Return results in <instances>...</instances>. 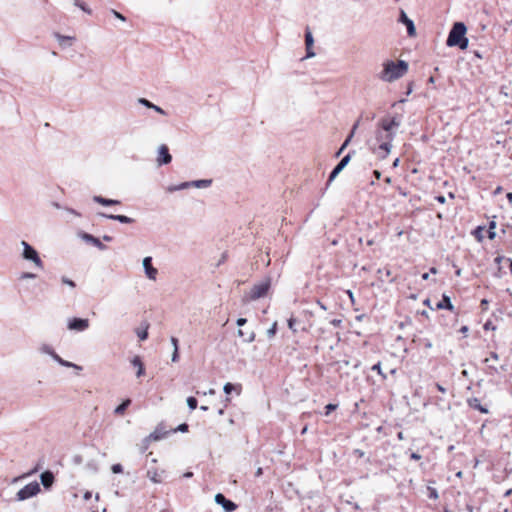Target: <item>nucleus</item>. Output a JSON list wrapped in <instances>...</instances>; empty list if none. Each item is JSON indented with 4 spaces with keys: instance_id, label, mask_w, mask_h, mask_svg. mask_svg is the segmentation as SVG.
Segmentation results:
<instances>
[{
    "instance_id": "nucleus-43",
    "label": "nucleus",
    "mask_w": 512,
    "mask_h": 512,
    "mask_svg": "<svg viewBox=\"0 0 512 512\" xmlns=\"http://www.w3.org/2000/svg\"><path fill=\"white\" fill-rule=\"evenodd\" d=\"M111 471L115 474L121 473L123 471V467L121 464H113L111 467Z\"/></svg>"
},
{
    "instance_id": "nucleus-22",
    "label": "nucleus",
    "mask_w": 512,
    "mask_h": 512,
    "mask_svg": "<svg viewBox=\"0 0 512 512\" xmlns=\"http://www.w3.org/2000/svg\"><path fill=\"white\" fill-rule=\"evenodd\" d=\"M211 184H212V180L211 179H201V180L190 181L191 187H195V188H199V189L207 188Z\"/></svg>"
},
{
    "instance_id": "nucleus-24",
    "label": "nucleus",
    "mask_w": 512,
    "mask_h": 512,
    "mask_svg": "<svg viewBox=\"0 0 512 512\" xmlns=\"http://www.w3.org/2000/svg\"><path fill=\"white\" fill-rule=\"evenodd\" d=\"M437 308L439 309H449V310H452L453 309V304L451 302V299L450 297L444 295L443 298H442V301H440L438 304H437Z\"/></svg>"
},
{
    "instance_id": "nucleus-31",
    "label": "nucleus",
    "mask_w": 512,
    "mask_h": 512,
    "mask_svg": "<svg viewBox=\"0 0 512 512\" xmlns=\"http://www.w3.org/2000/svg\"><path fill=\"white\" fill-rule=\"evenodd\" d=\"M147 477L153 482V483H160L161 478L160 475L156 470H148L147 471Z\"/></svg>"
},
{
    "instance_id": "nucleus-58",
    "label": "nucleus",
    "mask_w": 512,
    "mask_h": 512,
    "mask_svg": "<svg viewBox=\"0 0 512 512\" xmlns=\"http://www.w3.org/2000/svg\"><path fill=\"white\" fill-rule=\"evenodd\" d=\"M430 497H431V498H434V499L438 498L437 491H436V490H432V491H431V494H430Z\"/></svg>"
},
{
    "instance_id": "nucleus-40",
    "label": "nucleus",
    "mask_w": 512,
    "mask_h": 512,
    "mask_svg": "<svg viewBox=\"0 0 512 512\" xmlns=\"http://www.w3.org/2000/svg\"><path fill=\"white\" fill-rule=\"evenodd\" d=\"M150 443H151V442H150V441L145 437V438L142 440V442H141V444H140V446H139V447H140V451H141L142 453H143V452H145V451L148 449V447H149Z\"/></svg>"
},
{
    "instance_id": "nucleus-2",
    "label": "nucleus",
    "mask_w": 512,
    "mask_h": 512,
    "mask_svg": "<svg viewBox=\"0 0 512 512\" xmlns=\"http://www.w3.org/2000/svg\"><path fill=\"white\" fill-rule=\"evenodd\" d=\"M408 71V63L404 60L386 61L383 63V70L379 74V78L384 82H394L403 77Z\"/></svg>"
},
{
    "instance_id": "nucleus-17",
    "label": "nucleus",
    "mask_w": 512,
    "mask_h": 512,
    "mask_svg": "<svg viewBox=\"0 0 512 512\" xmlns=\"http://www.w3.org/2000/svg\"><path fill=\"white\" fill-rule=\"evenodd\" d=\"M40 480L45 488H49L54 482V475L51 471H45L40 475Z\"/></svg>"
},
{
    "instance_id": "nucleus-4",
    "label": "nucleus",
    "mask_w": 512,
    "mask_h": 512,
    "mask_svg": "<svg viewBox=\"0 0 512 512\" xmlns=\"http://www.w3.org/2000/svg\"><path fill=\"white\" fill-rule=\"evenodd\" d=\"M20 244L23 248L21 257L25 261H29V262L33 263V265L36 268L42 270L44 268V263L41 260L39 253L36 251V249L24 240H22Z\"/></svg>"
},
{
    "instance_id": "nucleus-63",
    "label": "nucleus",
    "mask_w": 512,
    "mask_h": 512,
    "mask_svg": "<svg viewBox=\"0 0 512 512\" xmlns=\"http://www.w3.org/2000/svg\"><path fill=\"white\" fill-rule=\"evenodd\" d=\"M112 239H113V238H112L111 236H109V235H104V236H103V240H104V241L110 242V241H112Z\"/></svg>"
},
{
    "instance_id": "nucleus-38",
    "label": "nucleus",
    "mask_w": 512,
    "mask_h": 512,
    "mask_svg": "<svg viewBox=\"0 0 512 512\" xmlns=\"http://www.w3.org/2000/svg\"><path fill=\"white\" fill-rule=\"evenodd\" d=\"M287 322H288L289 329L292 330L294 333H296L297 329H296L295 325L297 323V320L294 317H290Z\"/></svg>"
},
{
    "instance_id": "nucleus-9",
    "label": "nucleus",
    "mask_w": 512,
    "mask_h": 512,
    "mask_svg": "<svg viewBox=\"0 0 512 512\" xmlns=\"http://www.w3.org/2000/svg\"><path fill=\"white\" fill-rule=\"evenodd\" d=\"M157 153L158 155L156 162L158 166L167 165L172 161V156L165 144H162L158 147Z\"/></svg>"
},
{
    "instance_id": "nucleus-47",
    "label": "nucleus",
    "mask_w": 512,
    "mask_h": 512,
    "mask_svg": "<svg viewBox=\"0 0 512 512\" xmlns=\"http://www.w3.org/2000/svg\"><path fill=\"white\" fill-rule=\"evenodd\" d=\"M170 342L173 346V349L178 350V339L176 337H171Z\"/></svg>"
},
{
    "instance_id": "nucleus-60",
    "label": "nucleus",
    "mask_w": 512,
    "mask_h": 512,
    "mask_svg": "<svg viewBox=\"0 0 512 512\" xmlns=\"http://www.w3.org/2000/svg\"><path fill=\"white\" fill-rule=\"evenodd\" d=\"M436 200L440 203H444L445 202V197L444 196H437L436 197Z\"/></svg>"
},
{
    "instance_id": "nucleus-50",
    "label": "nucleus",
    "mask_w": 512,
    "mask_h": 512,
    "mask_svg": "<svg viewBox=\"0 0 512 512\" xmlns=\"http://www.w3.org/2000/svg\"><path fill=\"white\" fill-rule=\"evenodd\" d=\"M359 123H360V120H357L356 123L353 125L352 129H351V132L349 135H352V137L354 136L355 134V131L357 130L358 126H359Z\"/></svg>"
},
{
    "instance_id": "nucleus-41",
    "label": "nucleus",
    "mask_w": 512,
    "mask_h": 512,
    "mask_svg": "<svg viewBox=\"0 0 512 512\" xmlns=\"http://www.w3.org/2000/svg\"><path fill=\"white\" fill-rule=\"evenodd\" d=\"M150 442L152 441H158L161 439V436L155 431V432H152L150 433L147 437H146Z\"/></svg>"
},
{
    "instance_id": "nucleus-57",
    "label": "nucleus",
    "mask_w": 512,
    "mask_h": 512,
    "mask_svg": "<svg viewBox=\"0 0 512 512\" xmlns=\"http://www.w3.org/2000/svg\"><path fill=\"white\" fill-rule=\"evenodd\" d=\"M91 496H92L91 492L87 491V492H85L83 497L85 500H89L91 498Z\"/></svg>"
},
{
    "instance_id": "nucleus-59",
    "label": "nucleus",
    "mask_w": 512,
    "mask_h": 512,
    "mask_svg": "<svg viewBox=\"0 0 512 512\" xmlns=\"http://www.w3.org/2000/svg\"><path fill=\"white\" fill-rule=\"evenodd\" d=\"M317 304L322 310H327V307L320 300H317Z\"/></svg>"
},
{
    "instance_id": "nucleus-20",
    "label": "nucleus",
    "mask_w": 512,
    "mask_h": 512,
    "mask_svg": "<svg viewBox=\"0 0 512 512\" xmlns=\"http://www.w3.org/2000/svg\"><path fill=\"white\" fill-rule=\"evenodd\" d=\"M138 102L139 104L149 108V109H153L155 110L156 112L162 114V115H165L166 112L159 106L153 104L152 102H150L149 100L145 99V98H139L138 99Z\"/></svg>"
},
{
    "instance_id": "nucleus-8",
    "label": "nucleus",
    "mask_w": 512,
    "mask_h": 512,
    "mask_svg": "<svg viewBox=\"0 0 512 512\" xmlns=\"http://www.w3.org/2000/svg\"><path fill=\"white\" fill-rule=\"evenodd\" d=\"M89 320L84 318H71L68 320L67 328L72 331L83 332L89 328Z\"/></svg>"
},
{
    "instance_id": "nucleus-34",
    "label": "nucleus",
    "mask_w": 512,
    "mask_h": 512,
    "mask_svg": "<svg viewBox=\"0 0 512 512\" xmlns=\"http://www.w3.org/2000/svg\"><path fill=\"white\" fill-rule=\"evenodd\" d=\"M496 223L494 221L490 222L489 228H488V237L489 239H494L496 237Z\"/></svg>"
},
{
    "instance_id": "nucleus-44",
    "label": "nucleus",
    "mask_w": 512,
    "mask_h": 512,
    "mask_svg": "<svg viewBox=\"0 0 512 512\" xmlns=\"http://www.w3.org/2000/svg\"><path fill=\"white\" fill-rule=\"evenodd\" d=\"M111 13H112V14H113L117 19H119L120 21H122V22H125V21H126V17H125L124 15H122L120 12H118V11H116V10L112 9V10H111Z\"/></svg>"
},
{
    "instance_id": "nucleus-35",
    "label": "nucleus",
    "mask_w": 512,
    "mask_h": 512,
    "mask_svg": "<svg viewBox=\"0 0 512 512\" xmlns=\"http://www.w3.org/2000/svg\"><path fill=\"white\" fill-rule=\"evenodd\" d=\"M276 332H277V322L275 321V322L271 325V327L267 330L266 334H267V336H268L269 338H272V337H274V336H275Z\"/></svg>"
},
{
    "instance_id": "nucleus-36",
    "label": "nucleus",
    "mask_w": 512,
    "mask_h": 512,
    "mask_svg": "<svg viewBox=\"0 0 512 512\" xmlns=\"http://www.w3.org/2000/svg\"><path fill=\"white\" fill-rule=\"evenodd\" d=\"M483 230H484V228H483V227L478 226V227L474 230V232H473L474 236L477 238V240H478V241H482V239H483V234H482Z\"/></svg>"
},
{
    "instance_id": "nucleus-5",
    "label": "nucleus",
    "mask_w": 512,
    "mask_h": 512,
    "mask_svg": "<svg viewBox=\"0 0 512 512\" xmlns=\"http://www.w3.org/2000/svg\"><path fill=\"white\" fill-rule=\"evenodd\" d=\"M271 280L270 278H266L258 283H256L248 293V300L255 301L262 297H265L270 289Z\"/></svg>"
},
{
    "instance_id": "nucleus-21",
    "label": "nucleus",
    "mask_w": 512,
    "mask_h": 512,
    "mask_svg": "<svg viewBox=\"0 0 512 512\" xmlns=\"http://www.w3.org/2000/svg\"><path fill=\"white\" fill-rule=\"evenodd\" d=\"M131 364L136 367L137 369V372H136V376L137 377H141L144 375L145 373V369H144V365L140 359L139 356H135L132 360H131Z\"/></svg>"
},
{
    "instance_id": "nucleus-56",
    "label": "nucleus",
    "mask_w": 512,
    "mask_h": 512,
    "mask_svg": "<svg viewBox=\"0 0 512 512\" xmlns=\"http://www.w3.org/2000/svg\"><path fill=\"white\" fill-rule=\"evenodd\" d=\"M315 56V53L312 51V48H310L309 50H307V57L310 58V57H314Z\"/></svg>"
},
{
    "instance_id": "nucleus-39",
    "label": "nucleus",
    "mask_w": 512,
    "mask_h": 512,
    "mask_svg": "<svg viewBox=\"0 0 512 512\" xmlns=\"http://www.w3.org/2000/svg\"><path fill=\"white\" fill-rule=\"evenodd\" d=\"M371 369L373 371H376L379 375H381L383 377V379H386L387 376L382 372L381 363L380 362H378L375 365H373Z\"/></svg>"
},
{
    "instance_id": "nucleus-1",
    "label": "nucleus",
    "mask_w": 512,
    "mask_h": 512,
    "mask_svg": "<svg viewBox=\"0 0 512 512\" xmlns=\"http://www.w3.org/2000/svg\"><path fill=\"white\" fill-rule=\"evenodd\" d=\"M395 134V131H386L383 128V123L379 121L375 131V139L369 140L367 143L369 149L379 159H385L391 152L392 141L395 138Z\"/></svg>"
},
{
    "instance_id": "nucleus-28",
    "label": "nucleus",
    "mask_w": 512,
    "mask_h": 512,
    "mask_svg": "<svg viewBox=\"0 0 512 512\" xmlns=\"http://www.w3.org/2000/svg\"><path fill=\"white\" fill-rule=\"evenodd\" d=\"M130 404H131L130 399L124 400L120 405H118L115 408L114 413L118 414V415H122L126 411V409L129 407Z\"/></svg>"
},
{
    "instance_id": "nucleus-49",
    "label": "nucleus",
    "mask_w": 512,
    "mask_h": 512,
    "mask_svg": "<svg viewBox=\"0 0 512 512\" xmlns=\"http://www.w3.org/2000/svg\"><path fill=\"white\" fill-rule=\"evenodd\" d=\"M336 405L334 404H328L326 405L325 409H326V414L328 415L331 411L335 410L336 409Z\"/></svg>"
},
{
    "instance_id": "nucleus-62",
    "label": "nucleus",
    "mask_w": 512,
    "mask_h": 512,
    "mask_svg": "<svg viewBox=\"0 0 512 512\" xmlns=\"http://www.w3.org/2000/svg\"><path fill=\"white\" fill-rule=\"evenodd\" d=\"M262 474H263V470H262V468H261V467H259V468L257 469V471H256V476H257V477H260Z\"/></svg>"
},
{
    "instance_id": "nucleus-12",
    "label": "nucleus",
    "mask_w": 512,
    "mask_h": 512,
    "mask_svg": "<svg viewBox=\"0 0 512 512\" xmlns=\"http://www.w3.org/2000/svg\"><path fill=\"white\" fill-rule=\"evenodd\" d=\"M142 265L145 271V275L150 280H156L158 270L152 266V257L147 256L143 259Z\"/></svg>"
},
{
    "instance_id": "nucleus-14",
    "label": "nucleus",
    "mask_w": 512,
    "mask_h": 512,
    "mask_svg": "<svg viewBox=\"0 0 512 512\" xmlns=\"http://www.w3.org/2000/svg\"><path fill=\"white\" fill-rule=\"evenodd\" d=\"M81 239L86 243H90L93 246L97 247L99 250L104 251L107 247L96 237L88 233H82L80 235Z\"/></svg>"
},
{
    "instance_id": "nucleus-32",
    "label": "nucleus",
    "mask_w": 512,
    "mask_h": 512,
    "mask_svg": "<svg viewBox=\"0 0 512 512\" xmlns=\"http://www.w3.org/2000/svg\"><path fill=\"white\" fill-rule=\"evenodd\" d=\"M74 5L79 7L81 10H83L85 13L87 14H91L92 11L91 9H89L84 2H82L81 0H74Z\"/></svg>"
},
{
    "instance_id": "nucleus-55",
    "label": "nucleus",
    "mask_w": 512,
    "mask_h": 512,
    "mask_svg": "<svg viewBox=\"0 0 512 512\" xmlns=\"http://www.w3.org/2000/svg\"><path fill=\"white\" fill-rule=\"evenodd\" d=\"M436 387L437 389L442 392V393H445L446 392V389L439 383L436 384Z\"/></svg>"
},
{
    "instance_id": "nucleus-46",
    "label": "nucleus",
    "mask_w": 512,
    "mask_h": 512,
    "mask_svg": "<svg viewBox=\"0 0 512 512\" xmlns=\"http://www.w3.org/2000/svg\"><path fill=\"white\" fill-rule=\"evenodd\" d=\"M179 349L178 350H175L173 349V353H172V357H171V360L172 362H177L178 359H179Z\"/></svg>"
},
{
    "instance_id": "nucleus-51",
    "label": "nucleus",
    "mask_w": 512,
    "mask_h": 512,
    "mask_svg": "<svg viewBox=\"0 0 512 512\" xmlns=\"http://www.w3.org/2000/svg\"><path fill=\"white\" fill-rule=\"evenodd\" d=\"M177 430H178V431H181V432H186V431L188 430V425H187V424H185V423L180 424V425L178 426V429H177Z\"/></svg>"
},
{
    "instance_id": "nucleus-27",
    "label": "nucleus",
    "mask_w": 512,
    "mask_h": 512,
    "mask_svg": "<svg viewBox=\"0 0 512 512\" xmlns=\"http://www.w3.org/2000/svg\"><path fill=\"white\" fill-rule=\"evenodd\" d=\"M55 38L57 39L59 44L62 46L65 45L66 42H69L68 45H71V42L75 40V38L72 36H65V35H61L59 33H55Z\"/></svg>"
},
{
    "instance_id": "nucleus-26",
    "label": "nucleus",
    "mask_w": 512,
    "mask_h": 512,
    "mask_svg": "<svg viewBox=\"0 0 512 512\" xmlns=\"http://www.w3.org/2000/svg\"><path fill=\"white\" fill-rule=\"evenodd\" d=\"M188 188H191L190 181L182 182L178 185H171L167 188V191L172 193L175 191L184 190V189H188Z\"/></svg>"
},
{
    "instance_id": "nucleus-37",
    "label": "nucleus",
    "mask_w": 512,
    "mask_h": 512,
    "mask_svg": "<svg viewBox=\"0 0 512 512\" xmlns=\"http://www.w3.org/2000/svg\"><path fill=\"white\" fill-rule=\"evenodd\" d=\"M187 405L191 410L196 409L197 407V400L194 397H188L187 398Z\"/></svg>"
},
{
    "instance_id": "nucleus-30",
    "label": "nucleus",
    "mask_w": 512,
    "mask_h": 512,
    "mask_svg": "<svg viewBox=\"0 0 512 512\" xmlns=\"http://www.w3.org/2000/svg\"><path fill=\"white\" fill-rule=\"evenodd\" d=\"M233 390H237V393L240 394V391H241V387L240 385L238 386H235L234 384L232 383H226L224 386H223V391L226 393V394H230Z\"/></svg>"
},
{
    "instance_id": "nucleus-33",
    "label": "nucleus",
    "mask_w": 512,
    "mask_h": 512,
    "mask_svg": "<svg viewBox=\"0 0 512 512\" xmlns=\"http://www.w3.org/2000/svg\"><path fill=\"white\" fill-rule=\"evenodd\" d=\"M352 139V135H348V137L346 138V140L344 141V143L341 145V147L339 148V150L337 151L336 153V157H339L341 155V153L346 149V147L349 145L350 141Z\"/></svg>"
},
{
    "instance_id": "nucleus-48",
    "label": "nucleus",
    "mask_w": 512,
    "mask_h": 512,
    "mask_svg": "<svg viewBox=\"0 0 512 512\" xmlns=\"http://www.w3.org/2000/svg\"><path fill=\"white\" fill-rule=\"evenodd\" d=\"M67 211V213L73 215V216H76V217H80L81 214L79 212H77L76 210L74 209H71V208H66L65 209Z\"/></svg>"
},
{
    "instance_id": "nucleus-53",
    "label": "nucleus",
    "mask_w": 512,
    "mask_h": 512,
    "mask_svg": "<svg viewBox=\"0 0 512 512\" xmlns=\"http://www.w3.org/2000/svg\"><path fill=\"white\" fill-rule=\"evenodd\" d=\"M246 322H247V319H245V318H238L237 321H236V324L241 327L244 324H246Z\"/></svg>"
},
{
    "instance_id": "nucleus-15",
    "label": "nucleus",
    "mask_w": 512,
    "mask_h": 512,
    "mask_svg": "<svg viewBox=\"0 0 512 512\" xmlns=\"http://www.w3.org/2000/svg\"><path fill=\"white\" fill-rule=\"evenodd\" d=\"M400 21L406 25L409 36H414L416 34L414 22L408 18L404 11H401Z\"/></svg>"
},
{
    "instance_id": "nucleus-7",
    "label": "nucleus",
    "mask_w": 512,
    "mask_h": 512,
    "mask_svg": "<svg viewBox=\"0 0 512 512\" xmlns=\"http://www.w3.org/2000/svg\"><path fill=\"white\" fill-rule=\"evenodd\" d=\"M39 491L40 485L36 481L31 482L18 491V493L16 494V500L24 501L37 495Z\"/></svg>"
},
{
    "instance_id": "nucleus-18",
    "label": "nucleus",
    "mask_w": 512,
    "mask_h": 512,
    "mask_svg": "<svg viewBox=\"0 0 512 512\" xmlns=\"http://www.w3.org/2000/svg\"><path fill=\"white\" fill-rule=\"evenodd\" d=\"M148 329H149V323L142 322L140 327H138L135 330L140 341H144L148 338Z\"/></svg>"
},
{
    "instance_id": "nucleus-29",
    "label": "nucleus",
    "mask_w": 512,
    "mask_h": 512,
    "mask_svg": "<svg viewBox=\"0 0 512 512\" xmlns=\"http://www.w3.org/2000/svg\"><path fill=\"white\" fill-rule=\"evenodd\" d=\"M305 44H306V49L307 50L312 48V46L314 44L313 35H312V32L310 31L309 28H307L306 32H305Z\"/></svg>"
},
{
    "instance_id": "nucleus-23",
    "label": "nucleus",
    "mask_w": 512,
    "mask_h": 512,
    "mask_svg": "<svg viewBox=\"0 0 512 512\" xmlns=\"http://www.w3.org/2000/svg\"><path fill=\"white\" fill-rule=\"evenodd\" d=\"M238 336L243 337V341L246 343H251L255 340L254 331L244 332L242 329L238 330Z\"/></svg>"
},
{
    "instance_id": "nucleus-64",
    "label": "nucleus",
    "mask_w": 512,
    "mask_h": 512,
    "mask_svg": "<svg viewBox=\"0 0 512 512\" xmlns=\"http://www.w3.org/2000/svg\"><path fill=\"white\" fill-rule=\"evenodd\" d=\"M347 294L349 296V298L351 299V301L353 302L354 301V296H353V293L351 290H347Z\"/></svg>"
},
{
    "instance_id": "nucleus-16",
    "label": "nucleus",
    "mask_w": 512,
    "mask_h": 512,
    "mask_svg": "<svg viewBox=\"0 0 512 512\" xmlns=\"http://www.w3.org/2000/svg\"><path fill=\"white\" fill-rule=\"evenodd\" d=\"M99 215L101 217L115 220V221H118L123 224H130L134 221L132 218L125 216V215H112V214H105V213H100Z\"/></svg>"
},
{
    "instance_id": "nucleus-11",
    "label": "nucleus",
    "mask_w": 512,
    "mask_h": 512,
    "mask_svg": "<svg viewBox=\"0 0 512 512\" xmlns=\"http://www.w3.org/2000/svg\"><path fill=\"white\" fill-rule=\"evenodd\" d=\"M350 160H351L350 153H348L346 156H344L340 160V162L334 167V169L332 170V172L329 175V179H328L329 183L332 182L338 176V174L348 165Z\"/></svg>"
},
{
    "instance_id": "nucleus-13",
    "label": "nucleus",
    "mask_w": 512,
    "mask_h": 512,
    "mask_svg": "<svg viewBox=\"0 0 512 512\" xmlns=\"http://www.w3.org/2000/svg\"><path fill=\"white\" fill-rule=\"evenodd\" d=\"M380 122L383 123V128L386 131L390 130V131L396 132V129H398L399 126L401 125V120L397 116H394L391 118L384 117L380 120Z\"/></svg>"
},
{
    "instance_id": "nucleus-3",
    "label": "nucleus",
    "mask_w": 512,
    "mask_h": 512,
    "mask_svg": "<svg viewBox=\"0 0 512 512\" xmlns=\"http://www.w3.org/2000/svg\"><path fill=\"white\" fill-rule=\"evenodd\" d=\"M467 28L463 22H455L449 32L446 44L449 47L457 46L464 50L468 47L469 40L466 38Z\"/></svg>"
},
{
    "instance_id": "nucleus-45",
    "label": "nucleus",
    "mask_w": 512,
    "mask_h": 512,
    "mask_svg": "<svg viewBox=\"0 0 512 512\" xmlns=\"http://www.w3.org/2000/svg\"><path fill=\"white\" fill-rule=\"evenodd\" d=\"M61 281H62L63 284H66V285L70 286L71 288H74L76 286L75 282L70 280L67 277H62Z\"/></svg>"
},
{
    "instance_id": "nucleus-61",
    "label": "nucleus",
    "mask_w": 512,
    "mask_h": 512,
    "mask_svg": "<svg viewBox=\"0 0 512 512\" xmlns=\"http://www.w3.org/2000/svg\"><path fill=\"white\" fill-rule=\"evenodd\" d=\"M373 174H374V176H375L377 179H379V178L381 177V172H380V171H378V170H374Z\"/></svg>"
},
{
    "instance_id": "nucleus-19",
    "label": "nucleus",
    "mask_w": 512,
    "mask_h": 512,
    "mask_svg": "<svg viewBox=\"0 0 512 512\" xmlns=\"http://www.w3.org/2000/svg\"><path fill=\"white\" fill-rule=\"evenodd\" d=\"M93 201L100 205H103V206H112V205L120 204L119 200L108 199V198H104L102 196H94Z\"/></svg>"
},
{
    "instance_id": "nucleus-52",
    "label": "nucleus",
    "mask_w": 512,
    "mask_h": 512,
    "mask_svg": "<svg viewBox=\"0 0 512 512\" xmlns=\"http://www.w3.org/2000/svg\"><path fill=\"white\" fill-rule=\"evenodd\" d=\"M341 323H342L341 319H333V320L330 321V324H332L335 327L340 326Z\"/></svg>"
},
{
    "instance_id": "nucleus-54",
    "label": "nucleus",
    "mask_w": 512,
    "mask_h": 512,
    "mask_svg": "<svg viewBox=\"0 0 512 512\" xmlns=\"http://www.w3.org/2000/svg\"><path fill=\"white\" fill-rule=\"evenodd\" d=\"M420 458H421V456L418 453L413 452L411 454V459H413V460H419Z\"/></svg>"
},
{
    "instance_id": "nucleus-6",
    "label": "nucleus",
    "mask_w": 512,
    "mask_h": 512,
    "mask_svg": "<svg viewBox=\"0 0 512 512\" xmlns=\"http://www.w3.org/2000/svg\"><path fill=\"white\" fill-rule=\"evenodd\" d=\"M40 352L43 353V354H47V355H50L58 364H60L61 366H64V367H67V368H73L77 371H82V367L75 364V363H72V362H69L67 360H64L62 359L55 351L54 349L49 346V345H43L41 348H40Z\"/></svg>"
},
{
    "instance_id": "nucleus-25",
    "label": "nucleus",
    "mask_w": 512,
    "mask_h": 512,
    "mask_svg": "<svg viewBox=\"0 0 512 512\" xmlns=\"http://www.w3.org/2000/svg\"><path fill=\"white\" fill-rule=\"evenodd\" d=\"M469 405L470 407L474 408V409H477L479 410L481 413H488V409L487 408H484L481 403H480V400L477 399V398H472L469 400Z\"/></svg>"
},
{
    "instance_id": "nucleus-10",
    "label": "nucleus",
    "mask_w": 512,
    "mask_h": 512,
    "mask_svg": "<svg viewBox=\"0 0 512 512\" xmlns=\"http://www.w3.org/2000/svg\"><path fill=\"white\" fill-rule=\"evenodd\" d=\"M215 502L222 506V508L226 512H233L237 509V505L232 502L231 500H228L223 494L218 493L215 495Z\"/></svg>"
},
{
    "instance_id": "nucleus-42",
    "label": "nucleus",
    "mask_w": 512,
    "mask_h": 512,
    "mask_svg": "<svg viewBox=\"0 0 512 512\" xmlns=\"http://www.w3.org/2000/svg\"><path fill=\"white\" fill-rule=\"evenodd\" d=\"M36 278V274L32 273V272H23L21 275H20V279L24 280V279H34Z\"/></svg>"
}]
</instances>
